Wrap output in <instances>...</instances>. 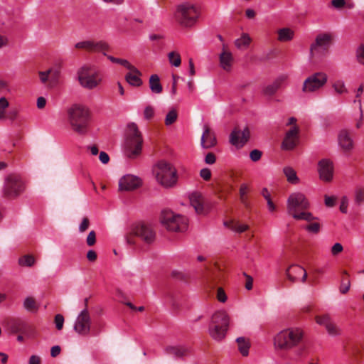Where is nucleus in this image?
<instances>
[{"instance_id": "nucleus-1", "label": "nucleus", "mask_w": 364, "mask_h": 364, "mask_svg": "<svg viewBox=\"0 0 364 364\" xmlns=\"http://www.w3.org/2000/svg\"><path fill=\"white\" fill-rule=\"evenodd\" d=\"M75 48L88 53H101L112 63L120 64L129 70L125 75V80L129 85L136 87L141 85L142 80L140 77L142 75L141 73L128 60L108 55L107 52L110 50V46L105 41L89 39L79 41L75 44Z\"/></svg>"}, {"instance_id": "nucleus-2", "label": "nucleus", "mask_w": 364, "mask_h": 364, "mask_svg": "<svg viewBox=\"0 0 364 364\" xmlns=\"http://www.w3.org/2000/svg\"><path fill=\"white\" fill-rule=\"evenodd\" d=\"M310 203L306 196L300 192L292 193L287 202V213L295 220L311 222L316 219L308 211Z\"/></svg>"}, {"instance_id": "nucleus-3", "label": "nucleus", "mask_w": 364, "mask_h": 364, "mask_svg": "<svg viewBox=\"0 0 364 364\" xmlns=\"http://www.w3.org/2000/svg\"><path fill=\"white\" fill-rule=\"evenodd\" d=\"M205 279L206 291L212 296L215 294L218 301L225 303L227 301L228 296L221 287L224 280V274L218 263H215V268L213 269L208 270Z\"/></svg>"}, {"instance_id": "nucleus-4", "label": "nucleus", "mask_w": 364, "mask_h": 364, "mask_svg": "<svg viewBox=\"0 0 364 364\" xmlns=\"http://www.w3.org/2000/svg\"><path fill=\"white\" fill-rule=\"evenodd\" d=\"M67 114L72 129L79 134H85L90 118L88 109L82 105H74L68 109Z\"/></svg>"}, {"instance_id": "nucleus-5", "label": "nucleus", "mask_w": 364, "mask_h": 364, "mask_svg": "<svg viewBox=\"0 0 364 364\" xmlns=\"http://www.w3.org/2000/svg\"><path fill=\"white\" fill-rule=\"evenodd\" d=\"M156 182L165 188L174 187L178 181L177 171L166 161H159L152 169Z\"/></svg>"}, {"instance_id": "nucleus-6", "label": "nucleus", "mask_w": 364, "mask_h": 364, "mask_svg": "<svg viewBox=\"0 0 364 364\" xmlns=\"http://www.w3.org/2000/svg\"><path fill=\"white\" fill-rule=\"evenodd\" d=\"M26 190V182L23 178L18 173L8 174L4 179L1 189L2 198L11 200L17 198Z\"/></svg>"}, {"instance_id": "nucleus-7", "label": "nucleus", "mask_w": 364, "mask_h": 364, "mask_svg": "<svg viewBox=\"0 0 364 364\" xmlns=\"http://www.w3.org/2000/svg\"><path fill=\"white\" fill-rule=\"evenodd\" d=\"M143 139L137 125L131 122L127 125L125 153L127 157L134 159L141 152Z\"/></svg>"}, {"instance_id": "nucleus-8", "label": "nucleus", "mask_w": 364, "mask_h": 364, "mask_svg": "<svg viewBox=\"0 0 364 364\" xmlns=\"http://www.w3.org/2000/svg\"><path fill=\"white\" fill-rule=\"evenodd\" d=\"M303 332L300 328H291L278 333L274 338L276 348L289 350L297 346L301 341Z\"/></svg>"}, {"instance_id": "nucleus-9", "label": "nucleus", "mask_w": 364, "mask_h": 364, "mask_svg": "<svg viewBox=\"0 0 364 364\" xmlns=\"http://www.w3.org/2000/svg\"><path fill=\"white\" fill-rule=\"evenodd\" d=\"M199 16V9L190 2L179 4L175 14L176 21L186 28L192 27L198 21Z\"/></svg>"}, {"instance_id": "nucleus-10", "label": "nucleus", "mask_w": 364, "mask_h": 364, "mask_svg": "<svg viewBox=\"0 0 364 364\" xmlns=\"http://www.w3.org/2000/svg\"><path fill=\"white\" fill-rule=\"evenodd\" d=\"M229 323L230 318L226 311L223 310L216 311L212 316L209 325L210 336L215 340H222L226 335Z\"/></svg>"}, {"instance_id": "nucleus-11", "label": "nucleus", "mask_w": 364, "mask_h": 364, "mask_svg": "<svg viewBox=\"0 0 364 364\" xmlns=\"http://www.w3.org/2000/svg\"><path fill=\"white\" fill-rule=\"evenodd\" d=\"M77 74L80 85L89 90L97 87L102 80L100 70L95 65H84Z\"/></svg>"}, {"instance_id": "nucleus-12", "label": "nucleus", "mask_w": 364, "mask_h": 364, "mask_svg": "<svg viewBox=\"0 0 364 364\" xmlns=\"http://www.w3.org/2000/svg\"><path fill=\"white\" fill-rule=\"evenodd\" d=\"M155 232L151 226L144 223L132 227L131 232L127 235V242L130 245H136L137 240L141 239L147 244L152 243L155 240Z\"/></svg>"}, {"instance_id": "nucleus-13", "label": "nucleus", "mask_w": 364, "mask_h": 364, "mask_svg": "<svg viewBox=\"0 0 364 364\" xmlns=\"http://www.w3.org/2000/svg\"><path fill=\"white\" fill-rule=\"evenodd\" d=\"M161 221L163 225L170 231L183 232L188 228L187 219L171 210H164L161 213Z\"/></svg>"}, {"instance_id": "nucleus-14", "label": "nucleus", "mask_w": 364, "mask_h": 364, "mask_svg": "<svg viewBox=\"0 0 364 364\" xmlns=\"http://www.w3.org/2000/svg\"><path fill=\"white\" fill-rule=\"evenodd\" d=\"M327 75L323 72L315 73L304 82L302 91L305 93L314 92L323 87L327 82Z\"/></svg>"}, {"instance_id": "nucleus-15", "label": "nucleus", "mask_w": 364, "mask_h": 364, "mask_svg": "<svg viewBox=\"0 0 364 364\" xmlns=\"http://www.w3.org/2000/svg\"><path fill=\"white\" fill-rule=\"evenodd\" d=\"M9 327L13 333H21L27 338L35 336L36 329L33 324L19 318H11L8 322Z\"/></svg>"}, {"instance_id": "nucleus-16", "label": "nucleus", "mask_w": 364, "mask_h": 364, "mask_svg": "<svg viewBox=\"0 0 364 364\" xmlns=\"http://www.w3.org/2000/svg\"><path fill=\"white\" fill-rule=\"evenodd\" d=\"M333 36L330 33L318 34L314 43L310 46V56L314 58L327 51L332 42Z\"/></svg>"}, {"instance_id": "nucleus-17", "label": "nucleus", "mask_w": 364, "mask_h": 364, "mask_svg": "<svg viewBox=\"0 0 364 364\" xmlns=\"http://www.w3.org/2000/svg\"><path fill=\"white\" fill-rule=\"evenodd\" d=\"M75 331L80 336H87L91 330V318L87 309H83L77 316L74 324Z\"/></svg>"}, {"instance_id": "nucleus-18", "label": "nucleus", "mask_w": 364, "mask_h": 364, "mask_svg": "<svg viewBox=\"0 0 364 364\" xmlns=\"http://www.w3.org/2000/svg\"><path fill=\"white\" fill-rule=\"evenodd\" d=\"M315 321L318 325L323 326L330 336H338L341 334V329L331 319L329 314L316 316Z\"/></svg>"}, {"instance_id": "nucleus-19", "label": "nucleus", "mask_w": 364, "mask_h": 364, "mask_svg": "<svg viewBox=\"0 0 364 364\" xmlns=\"http://www.w3.org/2000/svg\"><path fill=\"white\" fill-rule=\"evenodd\" d=\"M142 185V180L134 175L127 174L122 176L119 181V191H132Z\"/></svg>"}, {"instance_id": "nucleus-20", "label": "nucleus", "mask_w": 364, "mask_h": 364, "mask_svg": "<svg viewBox=\"0 0 364 364\" xmlns=\"http://www.w3.org/2000/svg\"><path fill=\"white\" fill-rule=\"evenodd\" d=\"M250 136V132L247 127L243 130L235 127L230 134V141L234 146L242 147L248 141Z\"/></svg>"}, {"instance_id": "nucleus-21", "label": "nucleus", "mask_w": 364, "mask_h": 364, "mask_svg": "<svg viewBox=\"0 0 364 364\" xmlns=\"http://www.w3.org/2000/svg\"><path fill=\"white\" fill-rule=\"evenodd\" d=\"M288 75L282 74L279 75L271 83L265 85L262 88V94L267 98L273 97L277 91L282 87L283 84L287 80Z\"/></svg>"}, {"instance_id": "nucleus-22", "label": "nucleus", "mask_w": 364, "mask_h": 364, "mask_svg": "<svg viewBox=\"0 0 364 364\" xmlns=\"http://www.w3.org/2000/svg\"><path fill=\"white\" fill-rule=\"evenodd\" d=\"M234 61L235 59L233 55L230 50L228 48V45L225 43H223L222 50L219 54L220 66L225 71L230 72L232 70Z\"/></svg>"}, {"instance_id": "nucleus-23", "label": "nucleus", "mask_w": 364, "mask_h": 364, "mask_svg": "<svg viewBox=\"0 0 364 364\" xmlns=\"http://www.w3.org/2000/svg\"><path fill=\"white\" fill-rule=\"evenodd\" d=\"M38 75L41 82L49 87H54L58 82L60 71L57 69L50 68L46 71H39Z\"/></svg>"}, {"instance_id": "nucleus-24", "label": "nucleus", "mask_w": 364, "mask_h": 364, "mask_svg": "<svg viewBox=\"0 0 364 364\" xmlns=\"http://www.w3.org/2000/svg\"><path fill=\"white\" fill-rule=\"evenodd\" d=\"M217 144V139L215 132L208 124L203 126V133L200 139V145L205 149H209Z\"/></svg>"}, {"instance_id": "nucleus-25", "label": "nucleus", "mask_w": 364, "mask_h": 364, "mask_svg": "<svg viewBox=\"0 0 364 364\" xmlns=\"http://www.w3.org/2000/svg\"><path fill=\"white\" fill-rule=\"evenodd\" d=\"M298 137L299 127L297 126H294L287 132L286 136L282 142V149L286 150L293 149L296 146Z\"/></svg>"}, {"instance_id": "nucleus-26", "label": "nucleus", "mask_w": 364, "mask_h": 364, "mask_svg": "<svg viewBox=\"0 0 364 364\" xmlns=\"http://www.w3.org/2000/svg\"><path fill=\"white\" fill-rule=\"evenodd\" d=\"M320 177L322 180L330 181L333 178V166L329 159H322L318 162V168Z\"/></svg>"}, {"instance_id": "nucleus-27", "label": "nucleus", "mask_w": 364, "mask_h": 364, "mask_svg": "<svg viewBox=\"0 0 364 364\" xmlns=\"http://www.w3.org/2000/svg\"><path fill=\"white\" fill-rule=\"evenodd\" d=\"M167 355L176 358H183L191 354V348L188 346H168L164 348Z\"/></svg>"}, {"instance_id": "nucleus-28", "label": "nucleus", "mask_w": 364, "mask_h": 364, "mask_svg": "<svg viewBox=\"0 0 364 364\" xmlns=\"http://www.w3.org/2000/svg\"><path fill=\"white\" fill-rule=\"evenodd\" d=\"M286 275L289 280L294 282L297 280L298 275H302L301 282H305L307 278L306 270L299 265H291L286 271Z\"/></svg>"}, {"instance_id": "nucleus-29", "label": "nucleus", "mask_w": 364, "mask_h": 364, "mask_svg": "<svg viewBox=\"0 0 364 364\" xmlns=\"http://www.w3.org/2000/svg\"><path fill=\"white\" fill-rule=\"evenodd\" d=\"M338 144L341 148L345 151H348L353 149V141L349 132L347 130L340 132L338 135Z\"/></svg>"}, {"instance_id": "nucleus-30", "label": "nucleus", "mask_w": 364, "mask_h": 364, "mask_svg": "<svg viewBox=\"0 0 364 364\" xmlns=\"http://www.w3.org/2000/svg\"><path fill=\"white\" fill-rule=\"evenodd\" d=\"M343 351L344 353L352 358L354 361L357 362L358 360V356L360 353V347L358 343L347 342L343 345Z\"/></svg>"}, {"instance_id": "nucleus-31", "label": "nucleus", "mask_w": 364, "mask_h": 364, "mask_svg": "<svg viewBox=\"0 0 364 364\" xmlns=\"http://www.w3.org/2000/svg\"><path fill=\"white\" fill-rule=\"evenodd\" d=\"M190 202L191 205L194 208L198 213H203L204 212L203 198L200 193L194 192L190 196Z\"/></svg>"}, {"instance_id": "nucleus-32", "label": "nucleus", "mask_w": 364, "mask_h": 364, "mask_svg": "<svg viewBox=\"0 0 364 364\" xmlns=\"http://www.w3.org/2000/svg\"><path fill=\"white\" fill-rule=\"evenodd\" d=\"M149 85L153 93L161 94L163 91V87L160 82V78L156 74L151 75L149 77Z\"/></svg>"}, {"instance_id": "nucleus-33", "label": "nucleus", "mask_w": 364, "mask_h": 364, "mask_svg": "<svg viewBox=\"0 0 364 364\" xmlns=\"http://www.w3.org/2000/svg\"><path fill=\"white\" fill-rule=\"evenodd\" d=\"M225 225L231 230L239 233H242L249 228L248 225L242 223L239 220H231L229 222H225Z\"/></svg>"}, {"instance_id": "nucleus-34", "label": "nucleus", "mask_w": 364, "mask_h": 364, "mask_svg": "<svg viewBox=\"0 0 364 364\" xmlns=\"http://www.w3.org/2000/svg\"><path fill=\"white\" fill-rule=\"evenodd\" d=\"M238 346V350L243 356H247L249 353L250 344L245 338L240 337L236 340Z\"/></svg>"}, {"instance_id": "nucleus-35", "label": "nucleus", "mask_w": 364, "mask_h": 364, "mask_svg": "<svg viewBox=\"0 0 364 364\" xmlns=\"http://www.w3.org/2000/svg\"><path fill=\"white\" fill-rule=\"evenodd\" d=\"M252 39L247 33H242L241 37L236 39L235 45L238 49L247 48L251 43Z\"/></svg>"}, {"instance_id": "nucleus-36", "label": "nucleus", "mask_w": 364, "mask_h": 364, "mask_svg": "<svg viewBox=\"0 0 364 364\" xmlns=\"http://www.w3.org/2000/svg\"><path fill=\"white\" fill-rule=\"evenodd\" d=\"M279 41H288L293 38L294 32L290 28H283L277 31Z\"/></svg>"}, {"instance_id": "nucleus-37", "label": "nucleus", "mask_w": 364, "mask_h": 364, "mask_svg": "<svg viewBox=\"0 0 364 364\" xmlns=\"http://www.w3.org/2000/svg\"><path fill=\"white\" fill-rule=\"evenodd\" d=\"M23 307L30 312H36L38 309L36 299L31 296L25 299Z\"/></svg>"}, {"instance_id": "nucleus-38", "label": "nucleus", "mask_w": 364, "mask_h": 364, "mask_svg": "<svg viewBox=\"0 0 364 364\" xmlns=\"http://www.w3.org/2000/svg\"><path fill=\"white\" fill-rule=\"evenodd\" d=\"M284 173L286 176L287 181L291 183H296L299 178L296 176V171L291 167H286L284 168Z\"/></svg>"}, {"instance_id": "nucleus-39", "label": "nucleus", "mask_w": 364, "mask_h": 364, "mask_svg": "<svg viewBox=\"0 0 364 364\" xmlns=\"http://www.w3.org/2000/svg\"><path fill=\"white\" fill-rule=\"evenodd\" d=\"M247 192H248V186L245 183L242 184L240 188V199L241 203L247 208H248L250 207V203L247 200Z\"/></svg>"}, {"instance_id": "nucleus-40", "label": "nucleus", "mask_w": 364, "mask_h": 364, "mask_svg": "<svg viewBox=\"0 0 364 364\" xmlns=\"http://www.w3.org/2000/svg\"><path fill=\"white\" fill-rule=\"evenodd\" d=\"M343 276L341 284L340 287V291L342 294H346L350 289V280L348 279V274L346 270L343 271Z\"/></svg>"}, {"instance_id": "nucleus-41", "label": "nucleus", "mask_w": 364, "mask_h": 364, "mask_svg": "<svg viewBox=\"0 0 364 364\" xmlns=\"http://www.w3.org/2000/svg\"><path fill=\"white\" fill-rule=\"evenodd\" d=\"M332 87H333V90H335V92L338 95L346 94V93H348V89L346 88V87L345 85L344 82L341 80L335 81L333 83Z\"/></svg>"}, {"instance_id": "nucleus-42", "label": "nucleus", "mask_w": 364, "mask_h": 364, "mask_svg": "<svg viewBox=\"0 0 364 364\" xmlns=\"http://www.w3.org/2000/svg\"><path fill=\"white\" fill-rule=\"evenodd\" d=\"M168 58L170 63L172 65H173L175 67H178L181 65V55L178 53L175 52V51L170 52L168 54Z\"/></svg>"}, {"instance_id": "nucleus-43", "label": "nucleus", "mask_w": 364, "mask_h": 364, "mask_svg": "<svg viewBox=\"0 0 364 364\" xmlns=\"http://www.w3.org/2000/svg\"><path fill=\"white\" fill-rule=\"evenodd\" d=\"M178 118V112L176 109H172L170 110L166 116L165 118V124L166 126H170L173 124Z\"/></svg>"}, {"instance_id": "nucleus-44", "label": "nucleus", "mask_w": 364, "mask_h": 364, "mask_svg": "<svg viewBox=\"0 0 364 364\" xmlns=\"http://www.w3.org/2000/svg\"><path fill=\"white\" fill-rule=\"evenodd\" d=\"M9 106V102L6 97H2L0 98V120L6 118V110Z\"/></svg>"}, {"instance_id": "nucleus-45", "label": "nucleus", "mask_w": 364, "mask_h": 364, "mask_svg": "<svg viewBox=\"0 0 364 364\" xmlns=\"http://www.w3.org/2000/svg\"><path fill=\"white\" fill-rule=\"evenodd\" d=\"M34 263L35 258L31 255H24L18 259V264L21 266L31 267Z\"/></svg>"}, {"instance_id": "nucleus-46", "label": "nucleus", "mask_w": 364, "mask_h": 364, "mask_svg": "<svg viewBox=\"0 0 364 364\" xmlns=\"http://www.w3.org/2000/svg\"><path fill=\"white\" fill-rule=\"evenodd\" d=\"M321 229V225L319 223L313 222L310 223L306 226V230L309 232L317 234L319 232Z\"/></svg>"}, {"instance_id": "nucleus-47", "label": "nucleus", "mask_w": 364, "mask_h": 364, "mask_svg": "<svg viewBox=\"0 0 364 364\" xmlns=\"http://www.w3.org/2000/svg\"><path fill=\"white\" fill-rule=\"evenodd\" d=\"M171 276L176 279L183 281V282L187 281V279L188 278V274H186L184 272L177 271V270H173L171 272Z\"/></svg>"}, {"instance_id": "nucleus-48", "label": "nucleus", "mask_w": 364, "mask_h": 364, "mask_svg": "<svg viewBox=\"0 0 364 364\" xmlns=\"http://www.w3.org/2000/svg\"><path fill=\"white\" fill-rule=\"evenodd\" d=\"M90 226V220L87 217H84L81 223L79 225V231L80 232H85Z\"/></svg>"}, {"instance_id": "nucleus-49", "label": "nucleus", "mask_w": 364, "mask_h": 364, "mask_svg": "<svg viewBox=\"0 0 364 364\" xmlns=\"http://www.w3.org/2000/svg\"><path fill=\"white\" fill-rule=\"evenodd\" d=\"M86 242L88 246H93L96 242V233L94 230H92L89 232Z\"/></svg>"}, {"instance_id": "nucleus-50", "label": "nucleus", "mask_w": 364, "mask_h": 364, "mask_svg": "<svg viewBox=\"0 0 364 364\" xmlns=\"http://www.w3.org/2000/svg\"><path fill=\"white\" fill-rule=\"evenodd\" d=\"M356 56L358 61L364 65V45H360L357 50Z\"/></svg>"}, {"instance_id": "nucleus-51", "label": "nucleus", "mask_w": 364, "mask_h": 364, "mask_svg": "<svg viewBox=\"0 0 364 364\" xmlns=\"http://www.w3.org/2000/svg\"><path fill=\"white\" fill-rule=\"evenodd\" d=\"M10 92L9 84L7 81L0 79V95Z\"/></svg>"}, {"instance_id": "nucleus-52", "label": "nucleus", "mask_w": 364, "mask_h": 364, "mask_svg": "<svg viewBox=\"0 0 364 364\" xmlns=\"http://www.w3.org/2000/svg\"><path fill=\"white\" fill-rule=\"evenodd\" d=\"M9 45V38L7 35L0 32V50Z\"/></svg>"}, {"instance_id": "nucleus-53", "label": "nucleus", "mask_w": 364, "mask_h": 364, "mask_svg": "<svg viewBox=\"0 0 364 364\" xmlns=\"http://www.w3.org/2000/svg\"><path fill=\"white\" fill-rule=\"evenodd\" d=\"M55 323L58 330H61L64 324V318L61 314H57L55 316Z\"/></svg>"}, {"instance_id": "nucleus-54", "label": "nucleus", "mask_w": 364, "mask_h": 364, "mask_svg": "<svg viewBox=\"0 0 364 364\" xmlns=\"http://www.w3.org/2000/svg\"><path fill=\"white\" fill-rule=\"evenodd\" d=\"M262 154V153L259 150L254 149L250 152V157L252 161H257L261 159Z\"/></svg>"}, {"instance_id": "nucleus-55", "label": "nucleus", "mask_w": 364, "mask_h": 364, "mask_svg": "<svg viewBox=\"0 0 364 364\" xmlns=\"http://www.w3.org/2000/svg\"><path fill=\"white\" fill-rule=\"evenodd\" d=\"M364 200V189L358 188L355 192V202L360 204Z\"/></svg>"}, {"instance_id": "nucleus-56", "label": "nucleus", "mask_w": 364, "mask_h": 364, "mask_svg": "<svg viewBox=\"0 0 364 364\" xmlns=\"http://www.w3.org/2000/svg\"><path fill=\"white\" fill-rule=\"evenodd\" d=\"M200 176L202 178H203L205 181H209L211 178V171L208 168H204L200 170Z\"/></svg>"}, {"instance_id": "nucleus-57", "label": "nucleus", "mask_w": 364, "mask_h": 364, "mask_svg": "<svg viewBox=\"0 0 364 364\" xmlns=\"http://www.w3.org/2000/svg\"><path fill=\"white\" fill-rule=\"evenodd\" d=\"M343 248L341 244L336 243L331 247V253L333 255H337L343 251Z\"/></svg>"}, {"instance_id": "nucleus-58", "label": "nucleus", "mask_w": 364, "mask_h": 364, "mask_svg": "<svg viewBox=\"0 0 364 364\" xmlns=\"http://www.w3.org/2000/svg\"><path fill=\"white\" fill-rule=\"evenodd\" d=\"M154 111L153 107H151V106H148L145 108L144 114V117L146 119H151L154 116Z\"/></svg>"}, {"instance_id": "nucleus-59", "label": "nucleus", "mask_w": 364, "mask_h": 364, "mask_svg": "<svg viewBox=\"0 0 364 364\" xmlns=\"http://www.w3.org/2000/svg\"><path fill=\"white\" fill-rule=\"evenodd\" d=\"M336 198L334 196H325V205L327 207H333L335 205Z\"/></svg>"}, {"instance_id": "nucleus-60", "label": "nucleus", "mask_w": 364, "mask_h": 364, "mask_svg": "<svg viewBox=\"0 0 364 364\" xmlns=\"http://www.w3.org/2000/svg\"><path fill=\"white\" fill-rule=\"evenodd\" d=\"M244 275L246 277L245 288L247 290H251L253 287V279L251 276L247 275L246 273H244Z\"/></svg>"}, {"instance_id": "nucleus-61", "label": "nucleus", "mask_w": 364, "mask_h": 364, "mask_svg": "<svg viewBox=\"0 0 364 364\" xmlns=\"http://www.w3.org/2000/svg\"><path fill=\"white\" fill-rule=\"evenodd\" d=\"M216 158L213 153L209 152L205 158V161L208 164H213L215 162Z\"/></svg>"}, {"instance_id": "nucleus-62", "label": "nucleus", "mask_w": 364, "mask_h": 364, "mask_svg": "<svg viewBox=\"0 0 364 364\" xmlns=\"http://www.w3.org/2000/svg\"><path fill=\"white\" fill-rule=\"evenodd\" d=\"M99 159L100 161L104 164H107L109 161V155L105 151H101L100 153Z\"/></svg>"}, {"instance_id": "nucleus-63", "label": "nucleus", "mask_w": 364, "mask_h": 364, "mask_svg": "<svg viewBox=\"0 0 364 364\" xmlns=\"http://www.w3.org/2000/svg\"><path fill=\"white\" fill-rule=\"evenodd\" d=\"M331 3L332 5L336 9H341L346 4L345 0H332Z\"/></svg>"}, {"instance_id": "nucleus-64", "label": "nucleus", "mask_w": 364, "mask_h": 364, "mask_svg": "<svg viewBox=\"0 0 364 364\" xmlns=\"http://www.w3.org/2000/svg\"><path fill=\"white\" fill-rule=\"evenodd\" d=\"M41 359L38 355H31L29 358L28 364H41Z\"/></svg>"}]
</instances>
